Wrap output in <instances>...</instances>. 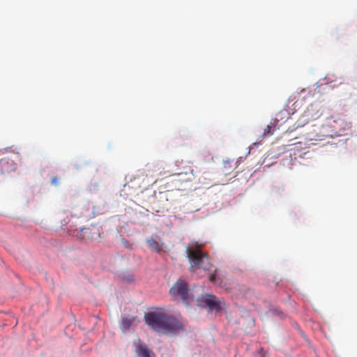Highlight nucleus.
Returning <instances> with one entry per match:
<instances>
[{"instance_id":"f257e3e1","label":"nucleus","mask_w":357,"mask_h":357,"mask_svg":"<svg viewBox=\"0 0 357 357\" xmlns=\"http://www.w3.org/2000/svg\"><path fill=\"white\" fill-rule=\"evenodd\" d=\"M146 323L155 331L161 333H175L184 330L181 320L172 315L160 312H150L145 314Z\"/></svg>"},{"instance_id":"f03ea898","label":"nucleus","mask_w":357,"mask_h":357,"mask_svg":"<svg viewBox=\"0 0 357 357\" xmlns=\"http://www.w3.org/2000/svg\"><path fill=\"white\" fill-rule=\"evenodd\" d=\"M186 253L190 262V271L193 272L197 268L203 269L205 271L211 270L212 264L209 261L208 256L202 250L197 243L188 246Z\"/></svg>"},{"instance_id":"7ed1b4c3","label":"nucleus","mask_w":357,"mask_h":357,"mask_svg":"<svg viewBox=\"0 0 357 357\" xmlns=\"http://www.w3.org/2000/svg\"><path fill=\"white\" fill-rule=\"evenodd\" d=\"M328 127L331 128V131L328 133L323 134L322 136H341L343 135V132L349 128V124L347 123L345 120L341 117H331L329 118L326 123L324 126V128Z\"/></svg>"},{"instance_id":"20e7f679","label":"nucleus","mask_w":357,"mask_h":357,"mask_svg":"<svg viewBox=\"0 0 357 357\" xmlns=\"http://www.w3.org/2000/svg\"><path fill=\"white\" fill-rule=\"evenodd\" d=\"M188 293V284L182 280H178L169 290L171 296L174 298H180L183 301H186Z\"/></svg>"},{"instance_id":"39448f33","label":"nucleus","mask_w":357,"mask_h":357,"mask_svg":"<svg viewBox=\"0 0 357 357\" xmlns=\"http://www.w3.org/2000/svg\"><path fill=\"white\" fill-rule=\"evenodd\" d=\"M197 302L199 306L202 307H208L211 310L219 311L221 310L220 302L213 295H203L197 299Z\"/></svg>"},{"instance_id":"423d86ee","label":"nucleus","mask_w":357,"mask_h":357,"mask_svg":"<svg viewBox=\"0 0 357 357\" xmlns=\"http://www.w3.org/2000/svg\"><path fill=\"white\" fill-rule=\"evenodd\" d=\"M135 351L138 357H154V354L142 344L136 347Z\"/></svg>"},{"instance_id":"0eeeda50","label":"nucleus","mask_w":357,"mask_h":357,"mask_svg":"<svg viewBox=\"0 0 357 357\" xmlns=\"http://www.w3.org/2000/svg\"><path fill=\"white\" fill-rule=\"evenodd\" d=\"M281 113L282 112H280L279 114H277V116L272 119V121L271 122V124L270 125H268L266 128L264 129V133L262 134V136L263 137H266V136H268V135H272L273 134V132L271 131V129L273 127H275L277 125V123L278 122L279 119L278 118V116H280L281 115Z\"/></svg>"},{"instance_id":"6e6552de","label":"nucleus","mask_w":357,"mask_h":357,"mask_svg":"<svg viewBox=\"0 0 357 357\" xmlns=\"http://www.w3.org/2000/svg\"><path fill=\"white\" fill-rule=\"evenodd\" d=\"M149 247L156 252H160L162 250L161 245L153 238H150L146 241Z\"/></svg>"},{"instance_id":"1a4fd4ad","label":"nucleus","mask_w":357,"mask_h":357,"mask_svg":"<svg viewBox=\"0 0 357 357\" xmlns=\"http://www.w3.org/2000/svg\"><path fill=\"white\" fill-rule=\"evenodd\" d=\"M135 318L130 317H124L121 319V327L123 330H128L134 322Z\"/></svg>"},{"instance_id":"9d476101","label":"nucleus","mask_w":357,"mask_h":357,"mask_svg":"<svg viewBox=\"0 0 357 357\" xmlns=\"http://www.w3.org/2000/svg\"><path fill=\"white\" fill-rule=\"evenodd\" d=\"M310 112H305L304 114L297 121V127H302L309 121Z\"/></svg>"},{"instance_id":"9b49d317","label":"nucleus","mask_w":357,"mask_h":357,"mask_svg":"<svg viewBox=\"0 0 357 357\" xmlns=\"http://www.w3.org/2000/svg\"><path fill=\"white\" fill-rule=\"evenodd\" d=\"M82 231L84 232V236H86L88 238H91L89 234H91V231H90V229L89 228H84V229H82ZM92 238H93V236L91 237Z\"/></svg>"},{"instance_id":"f8f14e48","label":"nucleus","mask_w":357,"mask_h":357,"mask_svg":"<svg viewBox=\"0 0 357 357\" xmlns=\"http://www.w3.org/2000/svg\"><path fill=\"white\" fill-rule=\"evenodd\" d=\"M209 280L212 282L217 283L216 274L213 273V274L211 275L210 277H209Z\"/></svg>"},{"instance_id":"ddd939ff","label":"nucleus","mask_w":357,"mask_h":357,"mask_svg":"<svg viewBox=\"0 0 357 357\" xmlns=\"http://www.w3.org/2000/svg\"><path fill=\"white\" fill-rule=\"evenodd\" d=\"M51 183H52V185H58V183H59L58 178H57L56 176H54V177L52 178V179H51Z\"/></svg>"},{"instance_id":"4468645a","label":"nucleus","mask_w":357,"mask_h":357,"mask_svg":"<svg viewBox=\"0 0 357 357\" xmlns=\"http://www.w3.org/2000/svg\"><path fill=\"white\" fill-rule=\"evenodd\" d=\"M94 234H96L97 236H100V235H99V234H98V232H94Z\"/></svg>"}]
</instances>
